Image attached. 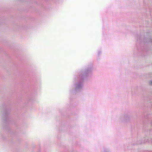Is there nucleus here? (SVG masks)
Here are the masks:
<instances>
[{"label":"nucleus","instance_id":"obj_1","mask_svg":"<svg viewBox=\"0 0 152 152\" xmlns=\"http://www.w3.org/2000/svg\"><path fill=\"white\" fill-rule=\"evenodd\" d=\"M151 84H152V81H151Z\"/></svg>","mask_w":152,"mask_h":152}]
</instances>
